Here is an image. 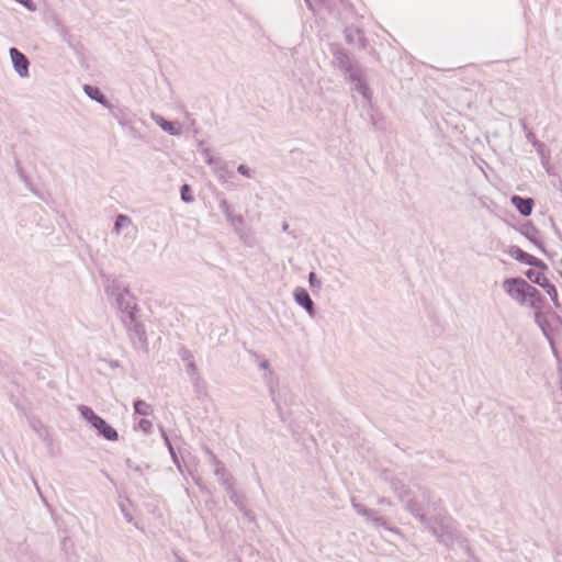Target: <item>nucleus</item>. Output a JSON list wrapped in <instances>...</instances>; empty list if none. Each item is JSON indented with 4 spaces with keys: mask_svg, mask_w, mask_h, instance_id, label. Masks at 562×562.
I'll return each mask as SVG.
<instances>
[{
    "mask_svg": "<svg viewBox=\"0 0 562 562\" xmlns=\"http://www.w3.org/2000/svg\"><path fill=\"white\" fill-rule=\"evenodd\" d=\"M371 514L369 515H364L363 517H366L367 519L371 520L372 522H374V519L379 516L378 513L373 509H370Z\"/></svg>",
    "mask_w": 562,
    "mask_h": 562,
    "instance_id": "50",
    "label": "nucleus"
},
{
    "mask_svg": "<svg viewBox=\"0 0 562 562\" xmlns=\"http://www.w3.org/2000/svg\"><path fill=\"white\" fill-rule=\"evenodd\" d=\"M289 228H290L289 223H288V222H283V224H282V231H283V232H289Z\"/></svg>",
    "mask_w": 562,
    "mask_h": 562,
    "instance_id": "53",
    "label": "nucleus"
},
{
    "mask_svg": "<svg viewBox=\"0 0 562 562\" xmlns=\"http://www.w3.org/2000/svg\"><path fill=\"white\" fill-rule=\"evenodd\" d=\"M80 416L85 419L91 427H93L100 437L109 441H115L119 439L117 431L102 417L94 413V411L86 405H79L77 407Z\"/></svg>",
    "mask_w": 562,
    "mask_h": 562,
    "instance_id": "3",
    "label": "nucleus"
},
{
    "mask_svg": "<svg viewBox=\"0 0 562 562\" xmlns=\"http://www.w3.org/2000/svg\"><path fill=\"white\" fill-rule=\"evenodd\" d=\"M351 505L358 515L364 516L371 514L370 509L364 507L362 504L357 503L355 499L351 501Z\"/></svg>",
    "mask_w": 562,
    "mask_h": 562,
    "instance_id": "41",
    "label": "nucleus"
},
{
    "mask_svg": "<svg viewBox=\"0 0 562 562\" xmlns=\"http://www.w3.org/2000/svg\"><path fill=\"white\" fill-rule=\"evenodd\" d=\"M374 524L379 527H383L384 529H387V530H392V528L389 526V524L386 522V520L384 519V517L382 516H378L375 519H374Z\"/></svg>",
    "mask_w": 562,
    "mask_h": 562,
    "instance_id": "46",
    "label": "nucleus"
},
{
    "mask_svg": "<svg viewBox=\"0 0 562 562\" xmlns=\"http://www.w3.org/2000/svg\"><path fill=\"white\" fill-rule=\"evenodd\" d=\"M127 335L135 348L146 349L148 341L144 325L138 321L137 314L121 317Z\"/></svg>",
    "mask_w": 562,
    "mask_h": 562,
    "instance_id": "4",
    "label": "nucleus"
},
{
    "mask_svg": "<svg viewBox=\"0 0 562 562\" xmlns=\"http://www.w3.org/2000/svg\"><path fill=\"white\" fill-rule=\"evenodd\" d=\"M529 283L522 278H508L503 282L504 291L520 305L527 304Z\"/></svg>",
    "mask_w": 562,
    "mask_h": 562,
    "instance_id": "5",
    "label": "nucleus"
},
{
    "mask_svg": "<svg viewBox=\"0 0 562 562\" xmlns=\"http://www.w3.org/2000/svg\"><path fill=\"white\" fill-rule=\"evenodd\" d=\"M153 119L160 126V128L169 135L177 136L181 134V127L177 122L168 121L158 114H153Z\"/></svg>",
    "mask_w": 562,
    "mask_h": 562,
    "instance_id": "22",
    "label": "nucleus"
},
{
    "mask_svg": "<svg viewBox=\"0 0 562 562\" xmlns=\"http://www.w3.org/2000/svg\"><path fill=\"white\" fill-rule=\"evenodd\" d=\"M105 292L114 299L128 291V286L113 276H108L105 279Z\"/></svg>",
    "mask_w": 562,
    "mask_h": 562,
    "instance_id": "19",
    "label": "nucleus"
},
{
    "mask_svg": "<svg viewBox=\"0 0 562 562\" xmlns=\"http://www.w3.org/2000/svg\"><path fill=\"white\" fill-rule=\"evenodd\" d=\"M34 430L36 431V434L38 435V437L41 439H43L44 441H47L49 436H48V430L47 428H45L42 424L38 423V425L36 424H32Z\"/></svg>",
    "mask_w": 562,
    "mask_h": 562,
    "instance_id": "38",
    "label": "nucleus"
},
{
    "mask_svg": "<svg viewBox=\"0 0 562 562\" xmlns=\"http://www.w3.org/2000/svg\"><path fill=\"white\" fill-rule=\"evenodd\" d=\"M178 355L181 358V360L186 362V364L194 361L192 352L186 347H181L178 351Z\"/></svg>",
    "mask_w": 562,
    "mask_h": 562,
    "instance_id": "36",
    "label": "nucleus"
},
{
    "mask_svg": "<svg viewBox=\"0 0 562 562\" xmlns=\"http://www.w3.org/2000/svg\"><path fill=\"white\" fill-rule=\"evenodd\" d=\"M115 302H116V307L122 313L121 317H128L130 314L132 316H134L138 313L137 300L131 293L130 290L124 292L120 296L115 297Z\"/></svg>",
    "mask_w": 562,
    "mask_h": 562,
    "instance_id": "8",
    "label": "nucleus"
},
{
    "mask_svg": "<svg viewBox=\"0 0 562 562\" xmlns=\"http://www.w3.org/2000/svg\"><path fill=\"white\" fill-rule=\"evenodd\" d=\"M293 297L297 305L303 307L310 317H315L316 308L313 300L311 299L310 293L306 289L297 286L293 291Z\"/></svg>",
    "mask_w": 562,
    "mask_h": 562,
    "instance_id": "10",
    "label": "nucleus"
},
{
    "mask_svg": "<svg viewBox=\"0 0 562 562\" xmlns=\"http://www.w3.org/2000/svg\"><path fill=\"white\" fill-rule=\"evenodd\" d=\"M307 8L314 13L321 9L327 10L330 14H340V8H347L345 0H304Z\"/></svg>",
    "mask_w": 562,
    "mask_h": 562,
    "instance_id": "7",
    "label": "nucleus"
},
{
    "mask_svg": "<svg viewBox=\"0 0 562 562\" xmlns=\"http://www.w3.org/2000/svg\"><path fill=\"white\" fill-rule=\"evenodd\" d=\"M544 302V297L541 293L532 285L529 284L527 290V303L532 308H540L541 304Z\"/></svg>",
    "mask_w": 562,
    "mask_h": 562,
    "instance_id": "25",
    "label": "nucleus"
},
{
    "mask_svg": "<svg viewBox=\"0 0 562 562\" xmlns=\"http://www.w3.org/2000/svg\"><path fill=\"white\" fill-rule=\"evenodd\" d=\"M203 155L205 157V161L206 164H209L210 166H213L214 168L217 167L220 164L223 162V160L221 159H216L214 158L212 155H211V150L209 148H204L203 149Z\"/></svg>",
    "mask_w": 562,
    "mask_h": 562,
    "instance_id": "37",
    "label": "nucleus"
},
{
    "mask_svg": "<svg viewBox=\"0 0 562 562\" xmlns=\"http://www.w3.org/2000/svg\"><path fill=\"white\" fill-rule=\"evenodd\" d=\"M227 494L232 503L249 519H254L251 515V510H249L246 506V497L243 493H239L235 490L234 486H227Z\"/></svg>",
    "mask_w": 562,
    "mask_h": 562,
    "instance_id": "18",
    "label": "nucleus"
},
{
    "mask_svg": "<svg viewBox=\"0 0 562 562\" xmlns=\"http://www.w3.org/2000/svg\"><path fill=\"white\" fill-rule=\"evenodd\" d=\"M54 26L59 34L60 38L71 46L69 30L63 24L58 18H54Z\"/></svg>",
    "mask_w": 562,
    "mask_h": 562,
    "instance_id": "29",
    "label": "nucleus"
},
{
    "mask_svg": "<svg viewBox=\"0 0 562 562\" xmlns=\"http://www.w3.org/2000/svg\"><path fill=\"white\" fill-rule=\"evenodd\" d=\"M110 110L111 115L117 121V123L123 127L130 126L131 123L136 122V115L125 106H114L111 104Z\"/></svg>",
    "mask_w": 562,
    "mask_h": 562,
    "instance_id": "15",
    "label": "nucleus"
},
{
    "mask_svg": "<svg viewBox=\"0 0 562 562\" xmlns=\"http://www.w3.org/2000/svg\"><path fill=\"white\" fill-rule=\"evenodd\" d=\"M193 391L196 394L198 397L206 396L207 394V386L206 382L203 380L201 375L194 376L190 379Z\"/></svg>",
    "mask_w": 562,
    "mask_h": 562,
    "instance_id": "28",
    "label": "nucleus"
},
{
    "mask_svg": "<svg viewBox=\"0 0 562 562\" xmlns=\"http://www.w3.org/2000/svg\"><path fill=\"white\" fill-rule=\"evenodd\" d=\"M134 411H135V414L142 415V416H147L151 413V407L145 401L136 400L134 402Z\"/></svg>",
    "mask_w": 562,
    "mask_h": 562,
    "instance_id": "33",
    "label": "nucleus"
},
{
    "mask_svg": "<svg viewBox=\"0 0 562 562\" xmlns=\"http://www.w3.org/2000/svg\"><path fill=\"white\" fill-rule=\"evenodd\" d=\"M138 427L145 432V434H149L153 429V423L148 419H140L139 423H138Z\"/></svg>",
    "mask_w": 562,
    "mask_h": 562,
    "instance_id": "43",
    "label": "nucleus"
},
{
    "mask_svg": "<svg viewBox=\"0 0 562 562\" xmlns=\"http://www.w3.org/2000/svg\"><path fill=\"white\" fill-rule=\"evenodd\" d=\"M385 480L402 503H405V501L412 496V490L401 479L385 476Z\"/></svg>",
    "mask_w": 562,
    "mask_h": 562,
    "instance_id": "17",
    "label": "nucleus"
},
{
    "mask_svg": "<svg viewBox=\"0 0 562 562\" xmlns=\"http://www.w3.org/2000/svg\"><path fill=\"white\" fill-rule=\"evenodd\" d=\"M308 283L312 289L319 290L322 288L321 280L317 278L316 273L313 271L308 273Z\"/></svg>",
    "mask_w": 562,
    "mask_h": 562,
    "instance_id": "40",
    "label": "nucleus"
},
{
    "mask_svg": "<svg viewBox=\"0 0 562 562\" xmlns=\"http://www.w3.org/2000/svg\"><path fill=\"white\" fill-rule=\"evenodd\" d=\"M83 91L91 100L97 101L104 108H111V103L109 102L108 98L102 93V91L98 87L85 85Z\"/></svg>",
    "mask_w": 562,
    "mask_h": 562,
    "instance_id": "23",
    "label": "nucleus"
},
{
    "mask_svg": "<svg viewBox=\"0 0 562 562\" xmlns=\"http://www.w3.org/2000/svg\"><path fill=\"white\" fill-rule=\"evenodd\" d=\"M135 123H131L130 126H125L123 127V130L126 131V133L134 139H143V136L142 134L139 133V131L135 127L134 125Z\"/></svg>",
    "mask_w": 562,
    "mask_h": 562,
    "instance_id": "39",
    "label": "nucleus"
},
{
    "mask_svg": "<svg viewBox=\"0 0 562 562\" xmlns=\"http://www.w3.org/2000/svg\"><path fill=\"white\" fill-rule=\"evenodd\" d=\"M508 255L525 265H529L542 271L548 270V266L542 260L524 251L518 246H510L508 249Z\"/></svg>",
    "mask_w": 562,
    "mask_h": 562,
    "instance_id": "9",
    "label": "nucleus"
},
{
    "mask_svg": "<svg viewBox=\"0 0 562 562\" xmlns=\"http://www.w3.org/2000/svg\"><path fill=\"white\" fill-rule=\"evenodd\" d=\"M268 366H269L268 361H262V362L260 363V368H262V369L268 368Z\"/></svg>",
    "mask_w": 562,
    "mask_h": 562,
    "instance_id": "54",
    "label": "nucleus"
},
{
    "mask_svg": "<svg viewBox=\"0 0 562 562\" xmlns=\"http://www.w3.org/2000/svg\"><path fill=\"white\" fill-rule=\"evenodd\" d=\"M348 80L353 83V89L359 92L367 101L371 100L370 88L362 77L360 68L347 76Z\"/></svg>",
    "mask_w": 562,
    "mask_h": 562,
    "instance_id": "16",
    "label": "nucleus"
},
{
    "mask_svg": "<svg viewBox=\"0 0 562 562\" xmlns=\"http://www.w3.org/2000/svg\"><path fill=\"white\" fill-rule=\"evenodd\" d=\"M345 40L348 44H357L360 49H366L368 46V40L364 36L363 31L359 26L348 25L344 30Z\"/></svg>",
    "mask_w": 562,
    "mask_h": 562,
    "instance_id": "12",
    "label": "nucleus"
},
{
    "mask_svg": "<svg viewBox=\"0 0 562 562\" xmlns=\"http://www.w3.org/2000/svg\"><path fill=\"white\" fill-rule=\"evenodd\" d=\"M237 171H238V173H240L241 176L247 177V178H251V176H252L251 169L246 165H239L237 167Z\"/></svg>",
    "mask_w": 562,
    "mask_h": 562,
    "instance_id": "44",
    "label": "nucleus"
},
{
    "mask_svg": "<svg viewBox=\"0 0 562 562\" xmlns=\"http://www.w3.org/2000/svg\"><path fill=\"white\" fill-rule=\"evenodd\" d=\"M126 465L131 469H133L135 472H138L139 474H142V469L139 465H134L132 460L131 459H127L126 460Z\"/></svg>",
    "mask_w": 562,
    "mask_h": 562,
    "instance_id": "49",
    "label": "nucleus"
},
{
    "mask_svg": "<svg viewBox=\"0 0 562 562\" xmlns=\"http://www.w3.org/2000/svg\"><path fill=\"white\" fill-rule=\"evenodd\" d=\"M214 474L217 476L221 485L227 491V486H234L233 475L226 470L225 467L214 469Z\"/></svg>",
    "mask_w": 562,
    "mask_h": 562,
    "instance_id": "27",
    "label": "nucleus"
},
{
    "mask_svg": "<svg viewBox=\"0 0 562 562\" xmlns=\"http://www.w3.org/2000/svg\"><path fill=\"white\" fill-rule=\"evenodd\" d=\"M526 138L528 139V142H530L532 145H537L538 144V139L536 137V135L531 132V131H528V133L526 134Z\"/></svg>",
    "mask_w": 562,
    "mask_h": 562,
    "instance_id": "48",
    "label": "nucleus"
},
{
    "mask_svg": "<svg viewBox=\"0 0 562 562\" xmlns=\"http://www.w3.org/2000/svg\"><path fill=\"white\" fill-rule=\"evenodd\" d=\"M419 496L422 499L417 497H408L405 503V509L413 515L423 526L428 524V517L425 513V504L428 508L432 510H437L440 506V499L436 498L432 493L425 487H419Z\"/></svg>",
    "mask_w": 562,
    "mask_h": 562,
    "instance_id": "2",
    "label": "nucleus"
},
{
    "mask_svg": "<svg viewBox=\"0 0 562 562\" xmlns=\"http://www.w3.org/2000/svg\"><path fill=\"white\" fill-rule=\"evenodd\" d=\"M525 274L532 283L538 284L540 289H543L547 292V294L550 296L551 301L557 307L560 306L558 291L555 286L552 283H550V281L546 278L542 270L535 271L532 269H529L526 271Z\"/></svg>",
    "mask_w": 562,
    "mask_h": 562,
    "instance_id": "6",
    "label": "nucleus"
},
{
    "mask_svg": "<svg viewBox=\"0 0 562 562\" xmlns=\"http://www.w3.org/2000/svg\"><path fill=\"white\" fill-rule=\"evenodd\" d=\"M218 206L231 225L237 226L244 224V218L240 215L233 214V207L231 206L226 199H221Z\"/></svg>",
    "mask_w": 562,
    "mask_h": 562,
    "instance_id": "21",
    "label": "nucleus"
},
{
    "mask_svg": "<svg viewBox=\"0 0 562 562\" xmlns=\"http://www.w3.org/2000/svg\"><path fill=\"white\" fill-rule=\"evenodd\" d=\"M518 231L529 241H531L535 246H537L541 252L547 254V250H546L542 241L539 239L540 232L531 222H526V223L521 224L519 226Z\"/></svg>",
    "mask_w": 562,
    "mask_h": 562,
    "instance_id": "14",
    "label": "nucleus"
},
{
    "mask_svg": "<svg viewBox=\"0 0 562 562\" xmlns=\"http://www.w3.org/2000/svg\"><path fill=\"white\" fill-rule=\"evenodd\" d=\"M202 449L204 453L207 456L209 462L214 467V469H220L224 467L222 461L214 454V452L207 446H204Z\"/></svg>",
    "mask_w": 562,
    "mask_h": 562,
    "instance_id": "34",
    "label": "nucleus"
},
{
    "mask_svg": "<svg viewBox=\"0 0 562 562\" xmlns=\"http://www.w3.org/2000/svg\"><path fill=\"white\" fill-rule=\"evenodd\" d=\"M510 202L522 216L526 217L532 213L535 202L531 198L513 195L510 198Z\"/></svg>",
    "mask_w": 562,
    "mask_h": 562,
    "instance_id": "20",
    "label": "nucleus"
},
{
    "mask_svg": "<svg viewBox=\"0 0 562 562\" xmlns=\"http://www.w3.org/2000/svg\"><path fill=\"white\" fill-rule=\"evenodd\" d=\"M120 507H121V512H122V514H123L124 518H125L128 522H131V521L133 520V516H132V514H131V513L125 508V506H124V505H120Z\"/></svg>",
    "mask_w": 562,
    "mask_h": 562,
    "instance_id": "47",
    "label": "nucleus"
},
{
    "mask_svg": "<svg viewBox=\"0 0 562 562\" xmlns=\"http://www.w3.org/2000/svg\"><path fill=\"white\" fill-rule=\"evenodd\" d=\"M333 55L336 65L345 72L346 76L359 69L358 65L351 61L348 53L344 48L337 47L333 52Z\"/></svg>",
    "mask_w": 562,
    "mask_h": 562,
    "instance_id": "11",
    "label": "nucleus"
},
{
    "mask_svg": "<svg viewBox=\"0 0 562 562\" xmlns=\"http://www.w3.org/2000/svg\"><path fill=\"white\" fill-rule=\"evenodd\" d=\"M15 168L19 178L25 183L26 188L30 189L35 195H40L38 191L34 188L31 179L25 175L19 160L15 161Z\"/></svg>",
    "mask_w": 562,
    "mask_h": 562,
    "instance_id": "30",
    "label": "nucleus"
},
{
    "mask_svg": "<svg viewBox=\"0 0 562 562\" xmlns=\"http://www.w3.org/2000/svg\"><path fill=\"white\" fill-rule=\"evenodd\" d=\"M111 367H117V362H116V361H115V362H113V363L111 364Z\"/></svg>",
    "mask_w": 562,
    "mask_h": 562,
    "instance_id": "55",
    "label": "nucleus"
},
{
    "mask_svg": "<svg viewBox=\"0 0 562 562\" xmlns=\"http://www.w3.org/2000/svg\"><path fill=\"white\" fill-rule=\"evenodd\" d=\"M180 196H181V200L186 203H191L194 198L192 195V190H191V187L189 184H182L181 188H180Z\"/></svg>",
    "mask_w": 562,
    "mask_h": 562,
    "instance_id": "35",
    "label": "nucleus"
},
{
    "mask_svg": "<svg viewBox=\"0 0 562 562\" xmlns=\"http://www.w3.org/2000/svg\"><path fill=\"white\" fill-rule=\"evenodd\" d=\"M266 381H267V384H268V386H269V393H270V395H271L272 402L274 403L276 408H277V411H278V415H279L280 419H281L282 422H284V420H285V419H284V414H283V411H282V408H281L280 402H279V400H278V397H277V393H276V384H274V382H273L272 373H271V372H269L268 374H266Z\"/></svg>",
    "mask_w": 562,
    "mask_h": 562,
    "instance_id": "24",
    "label": "nucleus"
},
{
    "mask_svg": "<svg viewBox=\"0 0 562 562\" xmlns=\"http://www.w3.org/2000/svg\"><path fill=\"white\" fill-rule=\"evenodd\" d=\"M371 514L369 515H364L363 517H366L367 519L371 520L372 522H374V519L379 516L378 513L373 509H370Z\"/></svg>",
    "mask_w": 562,
    "mask_h": 562,
    "instance_id": "51",
    "label": "nucleus"
},
{
    "mask_svg": "<svg viewBox=\"0 0 562 562\" xmlns=\"http://www.w3.org/2000/svg\"><path fill=\"white\" fill-rule=\"evenodd\" d=\"M9 54L13 64V68L18 75L20 77H27L30 66L27 57L15 47H11Z\"/></svg>",
    "mask_w": 562,
    "mask_h": 562,
    "instance_id": "13",
    "label": "nucleus"
},
{
    "mask_svg": "<svg viewBox=\"0 0 562 562\" xmlns=\"http://www.w3.org/2000/svg\"><path fill=\"white\" fill-rule=\"evenodd\" d=\"M424 527L436 537L439 543L450 550L458 546L472 561L479 562L470 547L469 539L459 530L458 522L450 515L437 514L430 517Z\"/></svg>",
    "mask_w": 562,
    "mask_h": 562,
    "instance_id": "1",
    "label": "nucleus"
},
{
    "mask_svg": "<svg viewBox=\"0 0 562 562\" xmlns=\"http://www.w3.org/2000/svg\"><path fill=\"white\" fill-rule=\"evenodd\" d=\"M379 504H381V505H391L392 503H391V501L389 498L381 497V498H379Z\"/></svg>",
    "mask_w": 562,
    "mask_h": 562,
    "instance_id": "52",
    "label": "nucleus"
},
{
    "mask_svg": "<svg viewBox=\"0 0 562 562\" xmlns=\"http://www.w3.org/2000/svg\"><path fill=\"white\" fill-rule=\"evenodd\" d=\"M186 371L190 379L200 375L195 361L186 364Z\"/></svg>",
    "mask_w": 562,
    "mask_h": 562,
    "instance_id": "42",
    "label": "nucleus"
},
{
    "mask_svg": "<svg viewBox=\"0 0 562 562\" xmlns=\"http://www.w3.org/2000/svg\"><path fill=\"white\" fill-rule=\"evenodd\" d=\"M15 1L19 2L20 4H22L29 11H35L36 10V5L33 2V0H15Z\"/></svg>",
    "mask_w": 562,
    "mask_h": 562,
    "instance_id": "45",
    "label": "nucleus"
},
{
    "mask_svg": "<svg viewBox=\"0 0 562 562\" xmlns=\"http://www.w3.org/2000/svg\"><path fill=\"white\" fill-rule=\"evenodd\" d=\"M214 169H215V171L217 173L218 180L222 181V182H226L228 179L234 177V172L232 170L227 169V165H226L225 161L220 164Z\"/></svg>",
    "mask_w": 562,
    "mask_h": 562,
    "instance_id": "31",
    "label": "nucleus"
},
{
    "mask_svg": "<svg viewBox=\"0 0 562 562\" xmlns=\"http://www.w3.org/2000/svg\"><path fill=\"white\" fill-rule=\"evenodd\" d=\"M132 225V220L124 214H119L114 222L113 232L120 234L123 227Z\"/></svg>",
    "mask_w": 562,
    "mask_h": 562,
    "instance_id": "32",
    "label": "nucleus"
},
{
    "mask_svg": "<svg viewBox=\"0 0 562 562\" xmlns=\"http://www.w3.org/2000/svg\"><path fill=\"white\" fill-rule=\"evenodd\" d=\"M160 435H161V438L164 439V442L166 445V447L168 448V451L170 453V457L172 459V462L175 463V465L177 467V469L182 472V468H181V463H180V460L177 456V452L170 441V438L169 436L167 435L166 430L160 427Z\"/></svg>",
    "mask_w": 562,
    "mask_h": 562,
    "instance_id": "26",
    "label": "nucleus"
}]
</instances>
